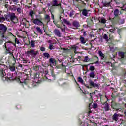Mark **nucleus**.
<instances>
[{
    "label": "nucleus",
    "instance_id": "nucleus-1",
    "mask_svg": "<svg viewBox=\"0 0 126 126\" xmlns=\"http://www.w3.org/2000/svg\"><path fill=\"white\" fill-rule=\"evenodd\" d=\"M32 72L29 71L27 72V74L24 73L22 75V78L23 79V83L24 84H26V85H28V87L29 88H31V87L32 86V84H31L32 82H31V75Z\"/></svg>",
    "mask_w": 126,
    "mask_h": 126
},
{
    "label": "nucleus",
    "instance_id": "nucleus-2",
    "mask_svg": "<svg viewBox=\"0 0 126 126\" xmlns=\"http://www.w3.org/2000/svg\"><path fill=\"white\" fill-rule=\"evenodd\" d=\"M7 31V26L3 24H0V37L3 39L5 38H7L6 37L4 36L5 35V33Z\"/></svg>",
    "mask_w": 126,
    "mask_h": 126
},
{
    "label": "nucleus",
    "instance_id": "nucleus-3",
    "mask_svg": "<svg viewBox=\"0 0 126 126\" xmlns=\"http://www.w3.org/2000/svg\"><path fill=\"white\" fill-rule=\"evenodd\" d=\"M6 73H5V65L0 64V76L2 80L5 81L6 80Z\"/></svg>",
    "mask_w": 126,
    "mask_h": 126
},
{
    "label": "nucleus",
    "instance_id": "nucleus-4",
    "mask_svg": "<svg viewBox=\"0 0 126 126\" xmlns=\"http://www.w3.org/2000/svg\"><path fill=\"white\" fill-rule=\"evenodd\" d=\"M24 45H26L27 46V48L28 49V50H28L26 52V54L28 56H32V40H29V39H28V43H25L24 44Z\"/></svg>",
    "mask_w": 126,
    "mask_h": 126
},
{
    "label": "nucleus",
    "instance_id": "nucleus-5",
    "mask_svg": "<svg viewBox=\"0 0 126 126\" xmlns=\"http://www.w3.org/2000/svg\"><path fill=\"white\" fill-rule=\"evenodd\" d=\"M10 19L13 23L15 24L18 22V19H17V17H16L14 13H11L10 14Z\"/></svg>",
    "mask_w": 126,
    "mask_h": 126
},
{
    "label": "nucleus",
    "instance_id": "nucleus-6",
    "mask_svg": "<svg viewBox=\"0 0 126 126\" xmlns=\"http://www.w3.org/2000/svg\"><path fill=\"white\" fill-rule=\"evenodd\" d=\"M92 94H94V95H95L97 98H99V97H102V94H101V93L96 90H95L94 92H93L92 93H90V96L91 98H92Z\"/></svg>",
    "mask_w": 126,
    "mask_h": 126
},
{
    "label": "nucleus",
    "instance_id": "nucleus-7",
    "mask_svg": "<svg viewBox=\"0 0 126 126\" xmlns=\"http://www.w3.org/2000/svg\"><path fill=\"white\" fill-rule=\"evenodd\" d=\"M4 16H0V22H1V23L4 22V21H5V19H6V20H7V19H8V18H10V14H5L4 15Z\"/></svg>",
    "mask_w": 126,
    "mask_h": 126
},
{
    "label": "nucleus",
    "instance_id": "nucleus-8",
    "mask_svg": "<svg viewBox=\"0 0 126 126\" xmlns=\"http://www.w3.org/2000/svg\"><path fill=\"white\" fill-rule=\"evenodd\" d=\"M123 115L121 114L118 113H115L112 116V120L113 121H114V122H118V120H119V118L122 117Z\"/></svg>",
    "mask_w": 126,
    "mask_h": 126
},
{
    "label": "nucleus",
    "instance_id": "nucleus-9",
    "mask_svg": "<svg viewBox=\"0 0 126 126\" xmlns=\"http://www.w3.org/2000/svg\"><path fill=\"white\" fill-rule=\"evenodd\" d=\"M89 85L91 87H94V88H99L100 87V84H97L92 81L89 82Z\"/></svg>",
    "mask_w": 126,
    "mask_h": 126
},
{
    "label": "nucleus",
    "instance_id": "nucleus-10",
    "mask_svg": "<svg viewBox=\"0 0 126 126\" xmlns=\"http://www.w3.org/2000/svg\"><path fill=\"white\" fill-rule=\"evenodd\" d=\"M53 33L55 34V35H56V36H57L58 37L63 36V34L61 32V31L59 30L58 29H54Z\"/></svg>",
    "mask_w": 126,
    "mask_h": 126
},
{
    "label": "nucleus",
    "instance_id": "nucleus-11",
    "mask_svg": "<svg viewBox=\"0 0 126 126\" xmlns=\"http://www.w3.org/2000/svg\"><path fill=\"white\" fill-rule=\"evenodd\" d=\"M118 58L120 61H122V60H124V58H125V53L122 51L118 52Z\"/></svg>",
    "mask_w": 126,
    "mask_h": 126
},
{
    "label": "nucleus",
    "instance_id": "nucleus-12",
    "mask_svg": "<svg viewBox=\"0 0 126 126\" xmlns=\"http://www.w3.org/2000/svg\"><path fill=\"white\" fill-rule=\"evenodd\" d=\"M3 48H4V49L5 50V52H4V54L5 55H7L8 54V53H9V52L10 51V47L8 46H6L5 44H4L3 45Z\"/></svg>",
    "mask_w": 126,
    "mask_h": 126
},
{
    "label": "nucleus",
    "instance_id": "nucleus-13",
    "mask_svg": "<svg viewBox=\"0 0 126 126\" xmlns=\"http://www.w3.org/2000/svg\"><path fill=\"white\" fill-rule=\"evenodd\" d=\"M27 5H26L25 7V8H27L28 9H30L31 8L32 6H30L32 4V0H27Z\"/></svg>",
    "mask_w": 126,
    "mask_h": 126
},
{
    "label": "nucleus",
    "instance_id": "nucleus-14",
    "mask_svg": "<svg viewBox=\"0 0 126 126\" xmlns=\"http://www.w3.org/2000/svg\"><path fill=\"white\" fill-rule=\"evenodd\" d=\"M39 51L35 50H32V58H36L39 56Z\"/></svg>",
    "mask_w": 126,
    "mask_h": 126
},
{
    "label": "nucleus",
    "instance_id": "nucleus-15",
    "mask_svg": "<svg viewBox=\"0 0 126 126\" xmlns=\"http://www.w3.org/2000/svg\"><path fill=\"white\" fill-rule=\"evenodd\" d=\"M71 48H72V50H74V54H78V49H79V48L77 46V45H73L71 47Z\"/></svg>",
    "mask_w": 126,
    "mask_h": 126
},
{
    "label": "nucleus",
    "instance_id": "nucleus-16",
    "mask_svg": "<svg viewBox=\"0 0 126 126\" xmlns=\"http://www.w3.org/2000/svg\"><path fill=\"white\" fill-rule=\"evenodd\" d=\"M72 24L74 27H75V28H78L80 26V25L79 24V22L77 21H74L72 22Z\"/></svg>",
    "mask_w": 126,
    "mask_h": 126
},
{
    "label": "nucleus",
    "instance_id": "nucleus-17",
    "mask_svg": "<svg viewBox=\"0 0 126 126\" xmlns=\"http://www.w3.org/2000/svg\"><path fill=\"white\" fill-rule=\"evenodd\" d=\"M33 23H34V24H37V25H40V26H42L43 25V24H43V22H42V21H41L39 19L34 20Z\"/></svg>",
    "mask_w": 126,
    "mask_h": 126
},
{
    "label": "nucleus",
    "instance_id": "nucleus-18",
    "mask_svg": "<svg viewBox=\"0 0 126 126\" xmlns=\"http://www.w3.org/2000/svg\"><path fill=\"white\" fill-rule=\"evenodd\" d=\"M99 22H100V23H103V24H105L106 22H107V20L105 19L104 17H99L98 18Z\"/></svg>",
    "mask_w": 126,
    "mask_h": 126
},
{
    "label": "nucleus",
    "instance_id": "nucleus-19",
    "mask_svg": "<svg viewBox=\"0 0 126 126\" xmlns=\"http://www.w3.org/2000/svg\"><path fill=\"white\" fill-rule=\"evenodd\" d=\"M52 6H60V8H62V6H61V4L58 3L57 0H54L52 2Z\"/></svg>",
    "mask_w": 126,
    "mask_h": 126
},
{
    "label": "nucleus",
    "instance_id": "nucleus-20",
    "mask_svg": "<svg viewBox=\"0 0 126 126\" xmlns=\"http://www.w3.org/2000/svg\"><path fill=\"white\" fill-rule=\"evenodd\" d=\"M111 2H108L107 1H104L102 2V4L105 7H109L111 6Z\"/></svg>",
    "mask_w": 126,
    "mask_h": 126
},
{
    "label": "nucleus",
    "instance_id": "nucleus-21",
    "mask_svg": "<svg viewBox=\"0 0 126 126\" xmlns=\"http://www.w3.org/2000/svg\"><path fill=\"white\" fill-rule=\"evenodd\" d=\"M88 11H88L86 9H84L82 11V14L83 15H84V16L87 17V16H88Z\"/></svg>",
    "mask_w": 126,
    "mask_h": 126
},
{
    "label": "nucleus",
    "instance_id": "nucleus-22",
    "mask_svg": "<svg viewBox=\"0 0 126 126\" xmlns=\"http://www.w3.org/2000/svg\"><path fill=\"white\" fill-rule=\"evenodd\" d=\"M22 7H20V6H18V8H17V12H18V14H21V13L23 11Z\"/></svg>",
    "mask_w": 126,
    "mask_h": 126
},
{
    "label": "nucleus",
    "instance_id": "nucleus-23",
    "mask_svg": "<svg viewBox=\"0 0 126 126\" xmlns=\"http://www.w3.org/2000/svg\"><path fill=\"white\" fill-rule=\"evenodd\" d=\"M120 14V10L119 9H115L114 12V15L117 17V16H119V15Z\"/></svg>",
    "mask_w": 126,
    "mask_h": 126
},
{
    "label": "nucleus",
    "instance_id": "nucleus-24",
    "mask_svg": "<svg viewBox=\"0 0 126 126\" xmlns=\"http://www.w3.org/2000/svg\"><path fill=\"white\" fill-rule=\"evenodd\" d=\"M58 28H60L62 32H65V25H63L62 27H57Z\"/></svg>",
    "mask_w": 126,
    "mask_h": 126
},
{
    "label": "nucleus",
    "instance_id": "nucleus-25",
    "mask_svg": "<svg viewBox=\"0 0 126 126\" xmlns=\"http://www.w3.org/2000/svg\"><path fill=\"white\" fill-rule=\"evenodd\" d=\"M6 46H11V45H13V46H16V45L14 43H13L11 41H7L5 43Z\"/></svg>",
    "mask_w": 126,
    "mask_h": 126
},
{
    "label": "nucleus",
    "instance_id": "nucleus-26",
    "mask_svg": "<svg viewBox=\"0 0 126 126\" xmlns=\"http://www.w3.org/2000/svg\"><path fill=\"white\" fill-rule=\"evenodd\" d=\"M90 77H92V78H94L95 76V71H92L89 74Z\"/></svg>",
    "mask_w": 126,
    "mask_h": 126
},
{
    "label": "nucleus",
    "instance_id": "nucleus-27",
    "mask_svg": "<svg viewBox=\"0 0 126 126\" xmlns=\"http://www.w3.org/2000/svg\"><path fill=\"white\" fill-rule=\"evenodd\" d=\"M104 109H105V110L106 112L109 111V104L108 103H105V104Z\"/></svg>",
    "mask_w": 126,
    "mask_h": 126
},
{
    "label": "nucleus",
    "instance_id": "nucleus-28",
    "mask_svg": "<svg viewBox=\"0 0 126 126\" xmlns=\"http://www.w3.org/2000/svg\"><path fill=\"white\" fill-rule=\"evenodd\" d=\"M43 55L44 58H47V59H49V58H50V54L48 53H44L43 54Z\"/></svg>",
    "mask_w": 126,
    "mask_h": 126
},
{
    "label": "nucleus",
    "instance_id": "nucleus-29",
    "mask_svg": "<svg viewBox=\"0 0 126 126\" xmlns=\"http://www.w3.org/2000/svg\"><path fill=\"white\" fill-rule=\"evenodd\" d=\"M103 39H104V40H105V41L106 42H108L109 41V37H108V35H107V34H105L103 35Z\"/></svg>",
    "mask_w": 126,
    "mask_h": 126
},
{
    "label": "nucleus",
    "instance_id": "nucleus-30",
    "mask_svg": "<svg viewBox=\"0 0 126 126\" xmlns=\"http://www.w3.org/2000/svg\"><path fill=\"white\" fill-rule=\"evenodd\" d=\"M36 30H37L38 32H39V33H40V34H43V31H42V29H41V28H40V27H37L36 28Z\"/></svg>",
    "mask_w": 126,
    "mask_h": 126
},
{
    "label": "nucleus",
    "instance_id": "nucleus-31",
    "mask_svg": "<svg viewBox=\"0 0 126 126\" xmlns=\"http://www.w3.org/2000/svg\"><path fill=\"white\" fill-rule=\"evenodd\" d=\"M49 62L51 63L52 64H55V63H56V60L53 58H50L49 59Z\"/></svg>",
    "mask_w": 126,
    "mask_h": 126
},
{
    "label": "nucleus",
    "instance_id": "nucleus-32",
    "mask_svg": "<svg viewBox=\"0 0 126 126\" xmlns=\"http://www.w3.org/2000/svg\"><path fill=\"white\" fill-rule=\"evenodd\" d=\"M63 23H65V24H67V25H70V22L66 20V19H64L63 20Z\"/></svg>",
    "mask_w": 126,
    "mask_h": 126
},
{
    "label": "nucleus",
    "instance_id": "nucleus-33",
    "mask_svg": "<svg viewBox=\"0 0 126 126\" xmlns=\"http://www.w3.org/2000/svg\"><path fill=\"white\" fill-rule=\"evenodd\" d=\"M73 15H74V10H72L69 14V16H70V17H72V16H73Z\"/></svg>",
    "mask_w": 126,
    "mask_h": 126
},
{
    "label": "nucleus",
    "instance_id": "nucleus-34",
    "mask_svg": "<svg viewBox=\"0 0 126 126\" xmlns=\"http://www.w3.org/2000/svg\"><path fill=\"white\" fill-rule=\"evenodd\" d=\"M18 6H20V4H18L17 6L13 5V10H14V11H16V10H17V8L18 7Z\"/></svg>",
    "mask_w": 126,
    "mask_h": 126
},
{
    "label": "nucleus",
    "instance_id": "nucleus-35",
    "mask_svg": "<svg viewBox=\"0 0 126 126\" xmlns=\"http://www.w3.org/2000/svg\"><path fill=\"white\" fill-rule=\"evenodd\" d=\"M9 69L10 71H15V67H14V66H10Z\"/></svg>",
    "mask_w": 126,
    "mask_h": 126
},
{
    "label": "nucleus",
    "instance_id": "nucleus-36",
    "mask_svg": "<svg viewBox=\"0 0 126 126\" xmlns=\"http://www.w3.org/2000/svg\"><path fill=\"white\" fill-rule=\"evenodd\" d=\"M80 41L82 44H85L86 43L85 39H84V38L83 37H81Z\"/></svg>",
    "mask_w": 126,
    "mask_h": 126
},
{
    "label": "nucleus",
    "instance_id": "nucleus-37",
    "mask_svg": "<svg viewBox=\"0 0 126 126\" xmlns=\"http://www.w3.org/2000/svg\"><path fill=\"white\" fill-rule=\"evenodd\" d=\"M11 1L15 4H17L19 2V0H11Z\"/></svg>",
    "mask_w": 126,
    "mask_h": 126
},
{
    "label": "nucleus",
    "instance_id": "nucleus-38",
    "mask_svg": "<svg viewBox=\"0 0 126 126\" xmlns=\"http://www.w3.org/2000/svg\"><path fill=\"white\" fill-rule=\"evenodd\" d=\"M89 61H90V59L88 58V56L85 57L84 62H89Z\"/></svg>",
    "mask_w": 126,
    "mask_h": 126
},
{
    "label": "nucleus",
    "instance_id": "nucleus-39",
    "mask_svg": "<svg viewBox=\"0 0 126 126\" xmlns=\"http://www.w3.org/2000/svg\"><path fill=\"white\" fill-rule=\"evenodd\" d=\"M89 70L91 71H94V70H95V67H94V66H90Z\"/></svg>",
    "mask_w": 126,
    "mask_h": 126
},
{
    "label": "nucleus",
    "instance_id": "nucleus-40",
    "mask_svg": "<svg viewBox=\"0 0 126 126\" xmlns=\"http://www.w3.org/2000/svg\"><path fill=\"white\" fill-rule=\"evenodd\" d=\"M22 60L23 61V63H30L29 60H25L24 58H22Z\"/></svg>",
    "mask_w": 126,
    "mask_h": 126
},
{
    "label": "nucleus",
    "instance_id": "nucleus-41",
    "mask_svg": "<svg viewBox=\"0 0 126 126\" xmlns=\"http://www.w3.org/2000/svg\"><path fill=\"white\" fill-rule=\"evenodd\" d=\"M78 81L79 82H80L81 83H83V80L82 79V78H81V77H79L78 78Z\"/></svg>",
    "mask_w": 126,
    "mask_h": 126
},
{
    "label": "nucleus",
    "instance_id": "nucleus-42",
    "mask_svg": "<svg viewBox=\"0 0 126 126\" xmlns=\"http://www.w3.org/2000/svg\"><path fill=\"white\" fill-rule=\"evenodd\" d=\"M115 29H116V28H113L112 29H110L109 31L110 32H111V33H115Z\"/></svg>",
    "mask_w": 126,
    "mask_h": 126
},
{
    "label": "nucleus",
    "instance_id": "nucleus-43",
    "mask_svg": "<svg viewBox=\"0 0 126 126\" xmlns=\"http://www.w3.org/2000/svg\"><path fill=\"white\" fill-rule=\"evenodd\" d=\"M93 108L94 109H96L98 108V104L97 103H94L93 104Z\"/></svg>",
    "mask_w": 126,
    "mask_h": 126
},
{
    "label": "nucleus",
    "instance_id": "nucleus-44",
    "mask_svg": "<svg viewBox=\"0 0 126 126\" xmlns=\"http://www.w3.org/2000/svg\"><path fill=\"white\" fill-rule=\"evenodd\" d=\"M49 49L50 50H54V45H53V44H50L49 45Z\"/></svg>",
    "mask_w": 126,
    "mask_h": 126
},
{
    "label": "nucleus",
    "instance_id": "nucleus-45",
    "mask_svg": "<svg viewBox=\"0 0 126 126\" xmlns=\"http://www.w3.org/2000/svg\"><path fill=\"white\" fill-rule=\"evenodd\" d=\"M15 42L16 44H20V42H19V40H18V39L17 38H15Z\"/></svg>",
    "mask_w": 126,
    "mask_h": 126
},
{
    "label": "nucleus",
    "instance_id": "nucleus-46",
    "mask_svg": "<svg viewBox=\"0 0 126 126\" xmlns=\"http://www.w3.org/2000/svg\"><path fill=\"white\" fill-rule=\"evenodd\" d=\"M109 47L110 51H111L112 52H115V49H114V47H111L110 46Z\"/></svg>",
    "mask_w": 126,
    "mask_h": 126
},
{
    "label": "nucleus",
    "instance_id": "nucleus-47",
    "mask_svg": "<svg viewBox=\"0 0 126 126\" xmlns=\"http://www.w3.org/2000/svg\"><path fill=\"white\" fill-rule=\"evenodd\" d=\"M99 56H100V57H104V55L103 54V53L101 52V51H99Z\"/></svg>",
    "mask_w": 126,
    "mask_h": 126
},
{
    "label": "nucleus",
    "instance_id": "nucleus-48",
    "mask_svg": "<svg viewBox=\"0 0 126 126\" xmlns=\"http://www.w3.org/2000/svg\"><path fill=\"white\" fill-rule=\"evenodd\" d=\"M45 18L47 19V20H50V16L49 15H46Z\"/></svg>",
    "mask_w": 126,
    "mask_h": 126
},
{
    "label": "nucleus",
    "instance_id": "nucleus-49",
    "mask_svg": "<svg viewBox=\"0 0 126 126\" xmlns=\"http://www.w3.org/2000/svg\"><path fill=\"white\" fill-rule=\"evenodd\" d=\"M29 16H31V17H32V9H31L30 12L29 14Z\"/></svg>",
    "mask_w": 126,
    "mask_h": 126
},
{
    "label": "nucleus",
    "instance_id": "nucleus-50",
    "mask_svg": "<svg viewBox=\"0 0 126 126\" xmlns=\"http://www.w3.org/2000/svg\"><path fill=\"white\" fill-rule=\"evenodd\" d=\"M33 7H34V8H33L34 11H37V6H36L35 5H33Z\"/></svg>",
    "mask_w": 126,
    "mask_h": 126
},
{
    "label": "nucleus",
    "instance_id": "nucleus-51",
    "mask_svg": "<svg viewBox=\"0 0 126 126\" xmlns=\"http://www.w3.org/2000/svg\"><path fill=\"white\" fill-rule=\"evenodd\" d=\"M34 78L36 79H38V78H39V74H36V75L34 76Z\"/></svg>",
    "mask_w": 126,
    "mask_h": 126
},
{
    "label": "nucleus",
    "instance_id": "nucleus-52",
    "mask_svg": "<svg viewBox=\"0 0 126 126\" xmlns=\"http://www.w3.org/2000/svg\"><path fill=\"white\" fill-rule=\"evenodd\" d=\"M40 51H42V52L45 51V47H41Z\"/></svg>",
    "mask_w": 126,
    "mask_h": 126
},
{
    "label": "nucleus",
    "instance_id": "nucleus-53",
    "mask_svg": "<svg viewBox=\"0 0 126 126\" xmlns=\"http://www.w3.org/2000/svg\"><path fill=\"white\" fill-rule=\"evenodd\" d=\"M3 39H0V45H2V44H3Z\"/></svg>",
    "mask_w": 126,
    "mask_h": 126
},
{
    "label": "nucleus",
    "instance_id": "nucleus-54",
    "mask_svg": "<svg viewBox=\"0 0 126 126\" xmlns=\"http://www.w3.org/2000/svg\"><path fill=\"white\" fill-rule=\"evenodd\" d=\"M35 41H32V48H34V47H35V43H34Z\"/></svg>",
    "mask_w": 126,
    "mask_h": 126
},
{
    "label": "nucleus",
    "instance_id": "nucleus-55",
    "mask_svg": "<svg viewBox=\"0 0 126 126\" xmlns=\"http://www.w3.org/2000/svg\"><path fill=\"white\" fill-rule=\"evenodd\" d=\"M8 54H9V55L10 56H13V54L12 52H11V51L8 52Z\"/></svg>",
    "mask_w": 126,
    "mask_h": 126
},
{
    "label": "nucleus",
    "instance_id": "nucleus-56",
    "mask_svg": "<svg viewBox=\"0 0 126 126\" xmlns=\"http://www.w3.org/2000/svg\"><path fill=\"white\" fill-rule=\"evenodd\" d=\"M13 61L15 62V63H16V59L15 57H14V56H13Z\"/></svg>",
    "mask_w": 126,
    "mask_h": 126
},
{
    "label": "nucleus",
    "instance_id": "nucleus-57",
    "mask_svg": "<svg viewBox=\"0 0 126 126\" xmlns=\"http://www.w3.org/2000/svg\"><path fill=\"white\" fill-rule=\"evenodd\" d=\"M66 40H70V37H69V36L66 37Z\"/></svg>",
    "mask_w": 126,
    "mask_h": 126
},
{
    "label": "nucleus",
    "instance_id": "nucleus-58",
    "mask_svg": "<svg viewBox=\"0 0 126 126\" xmlns=\"http://www.w3.org/2000/svg\"><path fill=\"white\" fill-rule=\"evenodd\" d=\"M11 30H12V29H11V28H8V29H7V31H11Z\"/></svg>",
    "mask_w": 126,
    "mask_h": 126
},
{
    "label": "nucleus",
    "instance_id": "nucleus-59",
    "mask_svg": "<svg viewBox=\"0 0 126 126\" xmlns=\"http://www.w3.org/2000/svg\"><path fill=\"white\" fill-rule=\"evenodd\" d=\"M120 32H121V30L119 29L118 31V34H120Z\"/></svg>",
    "mask_w": 126,
    "mask_h": 126
},
{
    "label": "nucleus",
    "instance_id": "nucleus-60",
    "mask_svg": "<svg viewBox=\"0 0 126 126\" xmlns=\"http://www.w3.org/2000/svg\"><path fill=\"white\" fill-rule=\"evenodd\" d=\"M83 35H84V36H86V32H84Z\"/></svg>",
    "mask_w": 126,
    "mask_h": 126
},
{
    "label": "nucleus",
    "instance_id": "nucleus-61",
    "mask_svg": "<svg viewBox=\"0 0 126 126\" xmlns=\"http://www.w3.org/2000/svg\"><path fill=\"white\" fill-rule=\"evenodd\" d=\"M19 67H21V68H22V64H19Z\"/></svg>",
    "mask_w": 126,
    "mask_h": 126
},
{
    "label": "nucleus",
    "instance_id": "nucleus-62",
    "mask_svg": "<svg viewBox=\"0 0 126 126\" xmlns=\"http://www.w3.org/2000/svg\"><path fill=\"white\" fill-rule=\"evenodd\" d=\"M5 8H7V7H8V5L5 4Z\"/></svg>",
    "mask_w": 126,
    "mask_h": 126
},
{
    "label": "nucleus",
    "instance_id": "nucleus-63",
    "mask_svg": "<svg viewBox=\"0 0 126 126\" xmlns=\"http://www.w3.org/2000/svg\"><path fill=\"white\" fill-rule=\"evenodd\" d=\"M52 18L54 19V14H52Z\"/></svg>",
    "mask_w": 126,
    "mask_h": 126
},
{
    "label": "nucleus",
    "instance_id": "nucleus-64",
    "mask_svg": "<svg viewBox=\"0 0 126 126\" xmlns=\"http://www.w3.org/2000/svg\"><path fill=\"white\" fill-rule=\"evenodd\" d=\"M35 84V85H37V84H38V82H36L35 84Z\"/></svg>",
    "mask_w": 126,
    "mask_h": 126
}]
</instances>
